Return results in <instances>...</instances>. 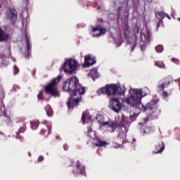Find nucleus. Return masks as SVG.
<instances>
[{"label":"nucleus","mask_w":180,"mask_h":180,"mask_svg":"<svg viewBox=\"0 0 180 180\" xmlns=\"http://www.w3.org/2000/svg\"><path fill=\"white\" fill-rule=\"evenodd\" d=\"M166 16H167V18H168L169 19H171V18H169V15H168L167 14Z\"/></svg>","instance_id":"obj_50"},{"label":"nucleus","mask_w":180,"mask_h":180,"mask_svg":"<svg viewBox=\"0 0 180 180\" xmlns=\"http://www.w3.org/2000/svg\"><path fill=\"white\" fill-rule=\"evenodd\" d=\"M165 150V146L163 142H157L155 145V149L153 150L154 154H160Z\"/></svg>","instance_id":"obj_20"},{"label":"nucleus","mask_w":180,"mask_h":180,"mask_svg":"<svg viewBox=\"0 0 180 180\" xmlns=\"http://www.w3.org/2000/svg\"><path fill=\"white\" fill-rule=\"evenodd\" d=\"M155 50L157 53H162V51H164V46L162 45H158L155 47Z\"/></svg>","instance_id":"obj_29"},{"label":"nucleus","mask_w":180,"mask_h":180,"mask_svg":"<svg viewBox=\"0 0 180 180\" xmlns=\"http://www.w3.org/2000/svg\"><path fill=\"white\" fill-rule=\"evenodd\" d=\"M12 60H13V61H14V62L16 61V60H14L13 58H12Z\"/></svg>","instance_id":"obj_51"},{"label":"nucleus","mask_w":180,"mask_h":180,"mask_svg":"<svg viewBox=\"0 0 180 180\" xmlns=\"http://www.w3.org/2000/svg\"><path fill=\"white\" fill-rule=\"evenodd\" d=\"M77 68H78V62L72 58L67 60L63 65V70L67 74H75Z\"/></svg>","instance_id":"obj_6"},{"label":"nucleus","mask_w":180,"mask_h":180,"mask_svg":"<svg viewBox=\"0 0 180 180\" xmlns=\"http://www.w3.org/2000/svg\"><path fill=\"white\" fill-rule=\"evenodd\" d=\"M96 63V59L95 58L91 56V55L88 54L84 56V64L83 67H91V65H94V64Z\"/></svg>","instance_id":"obj_17"},{"label":"nucleus","mask_w":180,"mask_h":180,"mask_svg":"<svg viewBox=\"0 0 180 180\" xmlns=\"http://www.w3.org/2000/svg\"><path fill=\"white\" fill-rule=\"evenodd\" d=\"M0 58L1 60H4V58H5V55L0 56Z\"/></svg>","instance_id":"obj_43"},{"label":"nucleus","mask_w":180,"mask_h":180,"mask_svg":"<svg viewBox=\"0 0 180 180\" xmlns=\"http://www.w3.org/2000/svg\"><path fill=\"white\" fill-rule=\"evenodd\" d=\"M120 146H121V145L116 142L112 143V147L114 148H120Z\"/></svg>","instance_id":"obj_32"},{"label":"nucleus","mask_w":180,"mask_h":180,"mask_svg":"<svg viewBox=\"0 0 180 180\" xmlns=\"http://www.w3.org/2000/svg\"><path fill=\"white\" fill-rule=\"evenodd\" d=\"M82 120L83 124H92V115L89 114V112L86 111L82 114Z\"/></svg>","instance_id":"obj_18"},{"label":"nucleus","mask_w":180,"mask_h":180,"mask_svg":"<svg viewBox=\"0 0 180 180\" xmlns=\"http://www.w3.org/2000/svg\"><path fill=\"white\" fill-rule=\"evenodd\" d=\"M160 25H162V20H160L157 24V28L160 27Z\"/></svg>","instance_id":"obj_38"},{"label":"nucleus","mask_w":180,"mask_h":180,"mask_svg":"<svg viewBox=\"0 0 180 180\" xmlns=\"http://www.w3.org/2000/svg\"><path fill=\"white\" fill-rule=\"evenodd\" d=\"M25 39H26V47H27V56H25V58H29L30 56V53H32V44H30V37L25 34Z\"/></svg>","instance_id":"obj_21"},{"label":"nucleus","mask_w":180,"mask_h":180,"mask_svg":"<svg viewBox=\"0 0 180 180\" xmlns=\"http://www.w3.org/2000/svg\"><path fill=\"white\" fill-rule=\"evenodd\" d=\"M124 29V35L126 36V37H127V36H129V34H130V27H129V25L125 24Z\"/></svg>","instance_id":"obj_26"},{"label":"nucleus","mask_w":180,"mask_h":180,"mask_svg":"<svg viewBox=\"0 0 180 180\" xmlns=\"http://www.w3.org/2000/svg\"><path fill=\"white\" fill-rule=\"evenodd\" d=\"M115 5L118 9V18L120 17L121 12H124L126 11V6H127V0L122 3L120 0H115Z\"/></svg>","instance_id":"obj_16"},{"label":"nucleus","mask_w":180,"mask_h":180,"mask_svg":"<svg viewBox=\"0 0 180 180\" xmlns=\"http://www.w3.org/2000/svg\"><path fill=\"white\" fill-rule=\"evenodd\" d=\"M151 40H153L151 31L146 29V31L145 32H141L140 47L142 51H144V50H146L147 44H150V41H151Z\"/></svg>","instance_id":"obj_7"},{"label":"nucleus","mask_w":180,"mask_h":180,"mask_svg":"<svg viewBox=\"0 0 180 180\" xmlns=\"http://www.w3.org/2000/svg\"><path fill=\"white\" fill-rule=\"evenodd\" d=\"M14 75H16V74H19V70L18 68V67H16V65H14Z\"/></svg>","instance_id":"obj_33"},{"label":"nucleus","mask_w":180,"mask_h":180,"mask_svg":"<svg viewBox=\"0 0 180 180\" xmlns=\"http://www.w3.org/2000/svg\"><path fill=\"white\" fill-rule=\"evenodd\" d=\"M63 91H65V92H71L70 98L68 102L69 110H72L74 107L79 103L81 95L85 94V88L79 84L77 77H70L64 82Z\"/></svg>","instance_id":"obj_2"},{"label":"nucleus","mask_w":180,"mask_h":180,"mask_svg":"<svg viewBox=\"0 0 180 180\" xmlns=\"http://www.w3.org/2000/svg\"><path fill=\"white\" fill-rule=\"evenodd\" d=\"M155 65L159 68H165V64L162 61L155 62Z\"/></svg>","instance_id":"obj_27"},{"label":"nucleus","mask_w":180,"mask_h":180,"mask_svg":"<svg viewBox=\"0 0 180 180\" xmlns=\"http://www.w3.org/2000/svg\"><path fill=\"white\" fill-rule=\"evenodd\" d=\"M148 92H150V89L147 87H144L143 89H130L129 90V96L122 98V102H124V103H127L131 108H135V109L139 110L137 112L131 115L129 119L122 114L123 124L120 127V131L117 139L121 140L122 143H124V139L127 136V131H129L130 124L132 122L137 120V117H139V115H140V110L145 112V113L150 117H157V112H158V100H153L148 103L146 106H144L143 103H141V99H143L144 96H147Z\"/></svg>","instance_id":"obj_1"},{"label":"nucleus","mask_w":180,"mask_h":180,"mask_svg":"<svg viewBox=\"0 0 180 180\" xmlns=\"http://www.w3.org/2000/svg\"><path fill=\"white\" fill-rule=\"evenodd\" d=\"M5 98V94L4 93L1 94V98L4 99Z\"/></svg>","instance_id":"obj_45"},{"label":"nucleus","mask_w":180,"mask_h":180,"mask_svg":"<svg viewBox=\"0 0 180 180\" xmlns=\"http://www.w3.org/2000/svg\"><path fill=\"white\" fill-rule=\"evenodd\" d=\"M109 108L115 113H119L122 110V103L119 98H113L109 102Z\"/></svg>","instance_id":"obj_10"},{"label":"nucleus","mask_w":180,"mask_h":180,"mask_svg":"<svg viewBox=\"0 0 180 180\" xmlns=\"http://www.w3.org/2000/svg\"><path fill=\"white\" fill-rule=\"evenodd\" d=\"M1 105L0 107V116H5L6 115V110H5V105H4L2 100H0Z\"/></svg>","instance_id":"obj_24"},{"label":"nucleus","mask_w":180,"mask_h":180,"mask_svg":"<svg viewBox=\"0 0 180 180\" xmlns=\"http://www.w3.org/2000/svg\"><path fill=\"white\" fill-rule=\"evenodd\" d=\"M98 95L105 94L108 98L116 96L117 95H124L126 94V88L124 86H121L120 84H107L105 87H102L98 90Z\"/></svg>","instance_id":"obj_3"},{"label":"nucleus","mask_w":180,"mask_h":180,"mask_svg":"<svg viewBox=\"0 0 180 180\" xmlns=\"http://www.w3.org/2000/svg\"><path fill=\"white\" fill-rule=\"evenodd\" d=\"M147 122H148V118H147V117H145L144 118V120H143V124H146L147 123Z\"/></svg>","instance_id":"obj_41"},{"label":"nucleus","mask_w":180,"mask_h":180,"mask_svg":"<svg viewBox=\"0 0 180 180\" xmlns=\"http://www.w3.org/2000/svg\"><path fill=\"white\" fill-rule=\"evenodd\" d=\"M37 98L39 101L44 99V97L43 96V91L39 92V94L37 95Z\"/></svg>","instance_id":"obj_31"},{"label":"nucleus","mask_w":180,"mask_h":180,"mask_svg":"<svg viewBox=\"0 0 180 180\" xmlns=\"http://www.w3.org/2000/svg\"><path fill=\"white\" fill-rule=\"evenodd\" d=\"M91 30L93 32L92 37H99L100 36H103L105 33H106V29L102 28L101 25L97 27H91Z\"/></svg>","instance_id":"obj_14"},{"label":"nucleus","mask_w":180,"mask_h":180,"mask_svg":"<svg viewBox=\"0 0 180 180\" xmlns=\"http://www.w3.org/2000/svg\"><path fill=\"white\" fill-rule=\"evenodd\" d=\"M44 157L43 156H39L38 158V162H41V161H44Z\"/></svg>","instance_id":"obj_36"},{"label":"nucleus","mask_w":180,"mask_h":180,"mask_svg":"<svg viewBox=\"0 0 180 180\" xmlns=\"http://www.w3.org/2000/svg\"><path fill=\"white\" fill-rule=\"evenodd\" d=\"M97 153H99V150H97Z\"/></svg>","instance_id":"obj_52"},{"label":"nucleus","mask_w":180,"mask_h":180,"mask_svg":"<svg viewBox=\"0 0 180 180\" xmlns=\"http://www.w3.org/2000/svg\"><path fill=\"white\" fill-rule=\"evenodd\" d=\"M31 127H32V130H36V129H37V127H39L38 121L31 122Z\"/></svg>","instance_id":"obj_28"},{"label":"nucleus","mask_w":180,"mask_h":180,"mask_svg":"<svg viewBox=\"0 0 180 180\" xmlns=\"http://www.w3.org/2000/svg\"><path fill=\"white\" fill-rule=\"evenodd\" d=\"M45 110L46 112L47 116H49V117L53 116V110L51 109V107L49 105H47L45 107Z\"/></svg>","instance_id":"obj_25"},{"label":"nucleus","mask_w":180,"mask_h":180,"mask_svg":"<svg viewBox=\"0 0 180 180\" xmlns=\"http://www.w3.org/2000/svg\"><path fill=\"white\" fill-rule=\"evenodd\" d=\"M6 19H10V20L15 23L18 20V11L14 8H10L6 12Z\"/></svg>","instance_id":"obj_13"},{"label":"nucleus","mask_w":180,"mask_h":180,"mask_svg":"<svg viewBox=\"0 0 180 180\" xmlns=\"http://www.w3.org/2000/svg\"><path fill=\"white\" fill-rule=\"evenodd\" d=\"M22 26H25V20L22 22Z\"/></svg>","instance_id":"obj_49"},{"label":"nucleus","mask_w":180,"mask_h":180,"mask_svg":"<svg viewBox=\"0 0 180 180\" xmlns=\"http://www.w3.org/2000/svg\"><path fill=\"white\" fill-rule=\"evenodd\" d=\"M42 127L40 134H43V136L47 137L51 133V122L46 120L42 122Z\"/></svg>","instance_id":"obj_12"},{"label":"nucleus","mask_w":180,"mask_h":180,"mask_svg":"<svg viewBox=\"0 0 180 180\" xmlns=\"http://www.w3.org/2000/svg\"><path fill=\"white\" fill-rule=\"evenodd\" d=\"M96 4L97 5L98 11H101V9H102V8H103V6L102 5H101V4H102V0H96Z\"/></svg>","instance_id":"obj_30"},{"label":"nucleus","mask_w":180,"mask_h":180,"mask_svg":"<svg viewBox=\"0 0 180 180\" xmlns=\"http://www.w3.org/2000/svg\"><path fill=\"white\" fill-rule=\"evenodd\" d=\"M63 148H64V150H65V151H67V150H68V145L64 144V145H63Z\"/></svg>","instance_id":"obj_39"},{"label":"nucleus","mask_w":180,"mask_h":180,"mask_svg":"<svg viewBox=\"0 0 180 180\" xmlns=\"http://www.w3.org/2000/svg\"><path fill=\"white\" fill-rule=\"evenodd\" d=\"M172 63H175L176 64H178L179 63V60H178L175 58H172Z\"/></svg>","instance_id":"obj_34"},{"label":"nucleus","mask_w":180,"mask_h":180,"mask_svg":"<svg viewBox=\"0 0 180 180\" xmlns=\"http://www.w3.org/2000/svg\"><path fill=\"white\" fill-rule=\"evenodd\" d=\"M98 20L99 22H102V18H98Z\"/></svg>","instance_id":"obj_46"},{"label":"nucleus","mask_w":180,"mask_h":180,"mask_svg":"<svg viewBox=\"0 0 180 180\" xmlns=\"http://www.w3.org/2000/svg\"><path fill=\"white\" fill-rule=\"evenodd\" d=\"M60 78L61 77L58 76L44 87V92L46 95H50V96H54L55 98L60 96V92L57 90V84L60 82Z\"/></svg>","instance_id":"obj_5"},{"label":"nucleus","mask_w":180,"mask_h":180,"mask_svg":"<svg viewBox=\"0 0 180 180\" xmlns=\"http://www.w3.org/2000/svg\"><path fill=\"white\" fill-rule=\"evenodd\" d=\"M74 175H85V167L81 165L79 161H77L76 166L73 170Z\"/></svg>","instance_id":"obj_15"},{"label":"nucleus","mask_w":180,"mask_h":180,"mask_svg":"<svg viewBox=\"0 0 180 180\" xmlns=\"http://www.w3.org/2000/svg\"><path fill=\"white\" fill-rule=\"evenodd\" d=\"M87 134L89 137L94 140V145L96 147H103L104 146H106L105 141L96 138V131L92 130V127L90 126L87 127Z\"/></svg>","instance_id":"obj_8"},{"label":"nucleus","mask_w":180,"mask_h":180,"mask_svg":"<svg viewBox=\"0 0 180 180\" xmlns=\"http://www.w3.org/2000/svg\"><path fill=\"white\" fill-rule=\"evenodd\" d=\"M56 139H58V136H56Z\"/></svg>","instance_id":"obj_53"},{"label":"nucleus","mask_w":180,"mask_h":180,"mask_svg":"<svg viewBox=\"0 0 180 180\" xmlns=\"http://www.w3.org/2000/svg\"><path fill=\"white\" fill-rule=\"evenodd\" d=\"M155 16L158 19L162 20V19L167 16V13L164 11L157 12Z\"/></svg>","instance_id":"obj_23"},{"label":"nucleus","mask_w":180,"mask_h":180,"mask_svg":"<svg viewBox=\"0 0 180 180\" xmlns=\"http://www.w3.org/2000/svg\"><path fill=\"white\" fill-rule=\"evenodd\" d=\"M169 84H171V82H169L168 78L162 79L159 82L158 89L159 91H164L165 88H167Z\"/></svg>","instance_id":"obj_19"},{"label":"nucleus","mask_w":180,"mask_h":180,"mask_svg":"<svg viewBox=\"0 0 180 180\" xmlns=\"http://www.w3.org/2000/svg\"><path fill=\"white\" fill-rule=\"evenodd\" d=\"M96 119L98 123L101 124L102 127H103V129H105L106 131H108L109 133H113L115 130H116V127H117V124L116 122H105V117L101 114H98Z\"/></svg>","instance_id":"obj_4"},{"label":"nucleus","mask_w":180,"mask_h":180,"mask_svg":"<svg viewBox=\"0 0 180 180\" xmlns=\"http://www.w3.org/2000/svg\"><path fill=\"white\" fill-rule=\"evenodd\" d=\"M28 155H29V157L32 156V154H30V152L28 153Z\"/></svg>","instance_id":"obj_48"},{"label":"nucleus","mask_w":180,"mask_h":180,"mask_svg":"<svg viewBox=\"0 0 180 180\" xmlns=\"http://www.w3.org/2000/svg\"><path fill=\"white\" fill-rule=\"evenodd\" d=\"M8 53L11 55V48H8Z\"/></svg>","instance_id":"obj_47"},{"label":"nucleus","mask_w":180,"mask_h":180,"mask_svg":"<svg viewBox=\"0 0 180 180\" xmlns=\"http://www.w3.org/2000/svg\"><path fill=\"white\" fill-rule=\"evenodd\" d=\"M138 130L139 133L142 134V136H147L148 134H151V127L145 124L143 122H139L138 124Z\"/></svg>","instance_id":"obj_11"},{"label":"nucleus","mask_w":180,"mask_h":180,"mask_svg":"<svg viewBox=\"0 0 180 180\" xmlns=\"http://www.w3.org/2000/svg\"><path fill=\"white\" fill-rule=\"evenodd\" d=\"M11 0H0V2H1V4H6V2H9Z\"/></svg>","instance_id":"obj_40"},{"label":"nucleus","mask_w":180,"mask_h":180,"mask_svg":"<svg viewBox=\"0 0 180 180\" xmlns=\"http://www.w3.org/2000/svg\"><path fill=\"white\" fill-rule=\"evenodd\" d=\"M134 33H139V29H138V28H136V29H135Z\"/></svg>","instance_id":"obj_44"},{"label":"nucleus","mask_w":180,"mask_h":180,"mask_svg":"<svg viewBox=\"0 0 180 180\" xmlns=\"http://www.w3.org/2000/svg\"><path fill=\"white\" fill-rule=\"evenodd\" d=\"M136 46H137V44L135 43V44H133L131 51H133V50H134V48L136 47Z\"/></svg>","instance_id":"obj_42"},{"label":"nucleus","mask_w":180,"mask_h":180,"mask_svg":"<svg viewBox=\"0 0 180 180\" xmlns=\"http://www.w3.org/2000/svg\"><path fill=\"white\" fill-rule=\"evenodd\" d=\"M88 76L91 77L93 79V81H95L96 78L98 77V68H94L91 70L89 73H88Z\"/></svg>","instance_id":"obj_22"},{"label":"nucleus","mask_w":180,"mask_h":180,"mask_svg":"<svg viewBox=\"0 0 180 180\" xmlns=\"http://www.w3.org/2000/svg\"><path fill=\"white\" fill-rule=\"evenodd\" d=\"M168 96H169V94L168 93H167V91H164L163 92V97L164 98H168Z\"/></svg>","instance_id":"obj_37"},{"label":"nucleus","mask_w":180,"mask_h":180,"mask_svg":"<svg viewBox=\"0 0 180 180\" xmlns=\"http://www.w3.org/2000/svg\"><path fill=\"white\" fill-rule=\"evenodd\" d=\"M13 91H14L15 92H16V90H17V89H20V87H19V86H18V85H14L13 87Z\"/></svg>","instance_id":"obj_35"},{"label":"nucleus","mask_w":180,"mask_h":180,"mask_svg":"<svg viewBox=\"0 0 180 180\" xmlns=\"http://www.w3.org/2000/svg\"><path fill=\"white\" fill-rule=\"evenodd\" d=\"M17 123H19L18 126L20 127L18 131L16 132L15 139L20 140V141H22L23 140V136L19 135L20 133H25L26 131V123L23 122V120H25V118H16Z\"/></svg>","instance_id":"obj_9"}]
</instances>
